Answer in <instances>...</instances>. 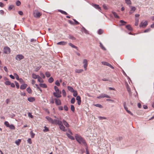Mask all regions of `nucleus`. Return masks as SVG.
Returning <instances> with one entry per match:
<instances>
[{
  "mask_svg": "<svg viewBox=\"0 0 154 154\" xmlns=\"http://www.w3.org/2000/svg\"><path fill=\"white\" fill-rule=\"evenodd\" d=\"M5 125L6 126V127H8L10 125L8 122L6 121L4 123Z\"/></svg>",
  "mask_w": 154,
  "mask_h": 154,
  "instance_id": "09e8293b",
  "label": "nucleus"
},
{
  "mask_svg": "<svg viewBox=\"0 0 154 154\" xmlns=\"http://www.w3.org/2000/svg\"><path fill=\"white\" fill-rule=\"evenodd\" d=\"M62 94L63 97H65L66 96V93L64 90L63 89L62 91Z\"/></svg>",
  "mask_w": 154,
  "mask_h": 154,
  "instance_id": "c03bdc74",
  "label": "nucleus"
},
{
  "mask_svg": "<svg viewBox=\"0 0 154 154\" xmlns=\"http://www.w3.org/2000/svg\"><path fill=\"white\" fill-rule=\"evenodd\" d=\"M18 80L19 81V82L21 83H23L24 82V81L21 78L19 79Z\"/></svg>",
  "mask_w": 154,
  "mask_h": 154,
  "instance_id": "4d7b16f0",
  "label": "nucleus"
},
{
  "mask_svg": "<svg viewBox=\"0 0 154 154\" xmlns=\"http://www.w3.org/2000/svg\"><path fill=\"white\" fill-rule=\"evenodd\" d=\"M8 127L9 128L11 129L12 130H14L15 129L14 126L13 125H10Z\"/></svg>",
  "mask_w": 154,
  "mask_h": 154,
  "instance_id": "473e14b6",
  "label": "nucleus"
},
{
  "mask_svg": "<svg viewBox=\"0 0 154 154\" xmlns=\"http://www.w3.org/2000/svg\"><path fill=\"white\" fill-rule=\"evenodd\" d=\"M67 43V42L64 41H61L57 43V45H65Z\"/></svg>",
  "mask_w": 154,
  "mask_h": 154,
  "instance_id": "dca6fc26",
  "label": "nucleus"
},
{
  "mask_svg": "<svg viewBox=\"0 0 154 154\" xmlns=\"http://www.w3.org/2000/svg\"><path fill=\"white\" fill-rule=\"evenodd\" d=\"M66 135L67 137L70 139L72 140H74V138L71 135L68 133H66Z\"/></svg>",
  "mask_w": 154,
  "mask_h": 154,
  "instance_id": "aec40b11",
  "label": "nucleus"
},
{
  "mask_svg": "<svg viewBox=\"0 0 154 154\" xmlns=\"http://www.w3.org/2000/svg\"><path fill=\"white\" fill-rule=\"evenodd\" d=\"M15 85H16V87L17 88V89H18L19 88V83L16 82H15Z\"/></svg>",
  "mask_w": 154,
  "mask_h": 154,
  "instance_id": "6e6d98bb",
  "label": "nucleus"
},
{
  "mask_svg": "<svg viewBox=\"0 0 154 154\" xmlns=\"http://www.w3.org/2000/svg\"><path fill=\"white\" fill-rule=\"evenodd\" d=\"M75 101V99L74 98H72L71 100V103L72 104H74Z\"/></svg>",
  "mask_w": 154,
  "mask_h": 154,
  "instance_id": "49530a36",
  "label": "nucleus"
},
{
  "mask_svg": "<svg viewBox=\"0 0 154 154\" xmlns=\"http://www.w3.org/2000/svg\"><path fill=\"white\" fill-rule=\"evenodd\" d=\"M69 45H70L71 47L72 48H75L77 50H78V48L77 47L75 46V45H73V44H72L71 43H69Z\"/></svg>",
  "mask_w": 154,
  "mask_h": 154,
  "instance_id": "5701e85b",
  "label": "nucleus"
},
{
  "mask_svg": "<svg viewBox=\"0 0 154 154\" xmlns=\"http://www.w3.org/2000/svg\"><path fill=\"white\" fill-rule=\"evenodd\" d=\"M63 122L64 125L67 128H68L69 126V124L64 120H63Z\"/></svg>",
  "mask_w": 154,
  "mask_h": 154,
  "instance_id": "2eb2a0df",
  "label": "nucleus"
},
{
  "mask_svg": "<svg viewBox=\"0 0 154 154\" xmlns=\"http://www.w3.org/2000/svg\"><path fill=\"white\" fill-rule=\"evenodd\" d=\"M24 56L21 54L17 55L16 57V59L17 60H20L23 59Z\"/></svg>",
  "mask_w": 154,
  "mask_h": 154,
  "instance_id": "9d476101",
  "label": "nucleus"
},
{
  "mask_svg": "<svg viewBox=\"0 0 154 154\" xmlns=\"http://www.w3.org/2000/svg\"><path fill=\"white\" fill-rule=\"evenodd\" d=\"M55 84L57 86H59L60 85V83L58 80H57L55 82Z\"/></svg>",
  "mask_w": 154,
  "mask_h": 154,
  "instance_id": "5fc2aeb1",
  "label": "nucleus"
},
{
  "mask_svg": "<svg viewBox=\"0 0 154 154\" xmlns=\"http://www.w3.org/2000/svg\"><path fill=\"white\" fill-rule=\"evenodd\" d=\"M54 81L53 78L52 77H50L48 79V82L50 83H52Z\"/></svg>",
  "mask_w": 154,
  "mask_h": 154,
  "instance_id": "2f4dec72",
  "label": "nucleus"
},
{
  "mask_svg": "<svg viewBox=\"0 0 154 154\" xmlns=\"http://www.w3.org/2000/svg\"><path fill=\"white\" fill-rule=\"evenodd\" d=\"M14 6L13 5H10L8 8V10H11L14 8Z\"/></svg>",
  "mask_w": 154,
  "mask_h": 154,
  "instance_id": "bf43d9fd",
  "label": "nucleus"
},
{
  "mask_svg": "<svg viewBox=\"0 0 154 154\" xmlns=\"http://www.w3.org/2000/svg\"><path fill=\"white\" fill-rule=\"evenodd\" d=\"M76 100L78 101V100H81V97H80V96H78L76 97Z\"/></svg>",
  "mask_w": 154,
  "mask_h": 154,
  "instance_id": "69168bd1",
  "label": "nucleus"
},
{
  "mask_svg": "<svg viewBox=\"0 0 154 154\" xmlns=\"http://www.w3.org/2000/svg\"><path fill=\"white\" fill-rule=\"evenodd\" d=\"M92 5L95 8L98 9L99 11H101V8L98 5L92 3Z\"/></svg>",
  "mask_w": 154,
  "mask_h": 154,
  "instance_id": "f8f14e48",
  "label": "nucleus"
},
{
  "mask_svg": "<svg viewBox=\"0 0 154 154\" xmlns=\"http://www.w3.org/2000/svg\"><path fill=\"white\" fill-rule=\"evenodd\" d=\"M103 31L102 29H99L98 31V34L101 35L103 33Z\"/></svg>",
  "mask_w": 154,
  "mask_h": 154,
  "instance_id": "a18cd8bd",
  "label": "nucleus"
},
{
  "mask_svg": "<svg viewBox=\"0 0 154 154\" xmlns=\"http://www.w3.org/2000/svg\"><path fill=\"white\" fill-rule=\"evenodd\" d=\"M103 8L105 10H107L108 9L106 5H105V4L103 5Z\"/></svg>",
  "mask_w": 154,
  "mask_h": 154,
  "instance_id": "0e129e2a",
  "label": "nucleus"
},
{
  "mask_svg": "<svg viewBox=\"0 0 154 154\" xmlns=\"http://www.w3.org/2000/svg\"><path fill=\"white\" fill-rule=\"evenodd\" d=\"M129 7L131 8V10L129 12V14H131L134 12L135 11L136 8L135 7L133 6H130Z\"/></svg>",
  "mask_w": 154,
  "mask_h": 154,
  "instance_id": "0eeeda50",
  "label": "nucleus"
},
{
  "mask_svg": "<svg viewBox=\"0 0 154 154\" xmlns=\"http://www.w3.org/2000/svg\"><path fill=\"white\" fill-rule=\"evenodd\" d=\"M28 85L27 84H24L21 85L20 89L22 90L25 89L27 86Z\"/></svg>",
  "mask_w": 154,
  "mask_h": 154,
  "instance_id": "4468645a",
  "label": "nucleus"
},
{
  "mask_svg": "<svg viewBox=\"0 0 154 154\" xmlns=\"http://www.w3.org/2000/svg\"><path fill=\"white\" fill-rule=\"evenodd\" d=\"M14 75L17 80H18L20 78L18 75L16 73H14Z\"/></svg>",
  "mask_w": 154,
  "mask_h": 154,
  "instance_id": "79ce46f5",
  "label": "nucleus"
},
{
  "mask_svg": "<svg viewBox=\"0 0 154 154\" xmlns=\"http://www.w3.org/2000/svg\"><path fill=\"white\" fill-rule=\"evenodd\" d=\"M39 86L42 88H47V85L45 84L40 83L39 84Z\"/></svg>",
  "mask_w": 154,
  "mask_h": 154,
  "instance_id": "b1692460",
  "label": "nucleus"
},
{
  "mask_svg": "<svg viewBox=\"0 0 154 154\" xmlns=\"http://www.w3.org/2000/svg\"><path fill=\"white\" fill-rule=\"evenodd\" d=\"M28 101L30 102H33L35 101V98L34 97L28 98L27 99Z\"/></svg>",
  "mask_w": 154,
  "mask_h": 154,
  "instance_id": "f3484780",
  "label": "nucleus"
},
{
  "mask_svg": "<svg viewBox=\"0 0 154 154\" xmlns=\"http://www.w3.org/2000/svg\"><path fill=\"white\" fill-rule=\"evenodd\" d=\"M125 3L128 5H131V0H125Z\"/></svg>",
  "mask_w": 154,
  "mask_h": 154,
  "instance_id": "bb28decb",
  "label": "nucleus"
},
{
  "mask_svg": "<svg viewBox=\"0 0 154 154\" xmlns=\"http://www.w3.org/2000/svg\"><path fill=\"white\" fill-rule=\"evenodd\" d=\"M83 71L82 69H76L75 70V72L76 73H80L82 72Z\"/></svg>",
  "mask_w": 154,
  "mask_h": 154,
  "instance_id": "6ab92c4d",
  "label": "nucleus"
},
{
  "mask_svg": "<svg viewBox=\"0 0 154 154\" xmlns=\"http://www.w3.org/2000/svg\"><path fill=\"white\" fill-rule=\"evenodd\" d=\"M36 41V39L34 38H32L30 40V42H34Z\"/></svg>",
  "mask_w": 154,
  "mask_h": 154,
  "instance_id": "052dcab7",
  "label": "nucleus"
},
{
  "mask_svg": "<svg viewBox=\"0 0 154 154\" xmlns=\"http://www.w3.org/2000/svg\"><path fill=\"white\" fill-rule=\"evenodd\" d=\"M34 16L36 18H39L42 15L41 12H38L37 10H35L33 12Z\"/></svg>",
  "mask_w": 154,
  "mask_h": 154,
  "instance_id": "20e7f679",
  "label": "nucleus"
},
{
  "mask_svg": "<svg viewBox=\"0 0 154 154\" xmlns=\"http://www.w3.org/2000/svg\"><path fill=\"white\" fill-rule=\"evenodd\" d=\"M27 142L29 143L30 144H31L32 143V142L30 138H28V139Z\"/></svg>",
  "mask_w": 154,
  "mask_h": 154,
  "instance_id": "680f3d73",
  "label": "nucleus"
},
{
  "mask_svg": "<svg viewBox=\"0 0 154 154\" xmlns=\"http://www.w3.org/2000/svg\"><path fill=\"white\" fill-rule=\"evenodd\" d=\"M126 28L129 30L132 31V28L129 25H127L126 26Z\"/></svg>",
  "mask_w": 154,
  "mask_h": 154,
  "instance_id": "393cba45",
  "label": "nucleus"
},
{
  "mask_svg": "<svg viewBox=\"0 0 154 154\" xmlns=\"http://www.w3.org/2000/svg\"><path fill=\"white\" fill-rule=\"evenodd\" d=\"M21 142V140L20 139H18L15 141V143L17 145H19L20 143Z\"/></svg>",
  "mask_w": 154,
  "mask_h": 154,
  "instance_id": "c85d7f7f",
  "label": "nucleus"
},
{
  "mask_svg": "<svg viewBox=\"0 0 154 154\" xmlns=\"http://www.w3.org/2000/svg\"><path fill=\"white\" fill-rule=\"evenodd\" d=\"M35 85L36 87L37 88L39 89V90L41 92H42V90L41 89V88L38 86V85L37 84H35Z\"/></svg>",
  "mask_w": 154,
  "mask_h": 154,
  "instance_id": "13d9d810",
  "label": "nucleus"
},
{
  "mask_svg": "<svg viewBox=\"0 0 154 154\" xmlns=\"http://www.w3.org/2000/svg\"><path fill=\"white\" fill-rule=\"evenodd\" d=\"M64 109L65 111H67L68 110V109L67 106H66V105L64 106Z\"/></svg>",
  "mask_w": 154,
  "mask_h": 154,
  "instance_id": "e2e57ef3",
  "label": "nucleus"
},
{
  "mask_svg": "<svg viewBox=\"0 0 154 154\" xmlns=\"http://www.w3.org/2000/svg\"><path fill=\"white\" fill-rule=\"evenodd\" d=\"M28 116L29 117L31 118L32 119H33V116L32 115L31 113L29 112L28 113Z\"/></svg>",
  "mask_w": 154,
  "mask_h": 154,
  "instance_id": "603ef678",
  "label": "nucleus"
},
{
  "mask_svg": "<svg viewBox=\"0 0 154 154\" xmlns=\"http://www.w3.org/2000/svg\"><path fill=\"white\" fill-rule=\"evenodd\" d=\"M94 106L96 107H98L100 108H102L103 107V106L102 105L99 104H94Z\"/></svg>",
  "mask_w": 154,
  "mask_h": 154,
  "instance_id": "ea45409f",
  "label": "nucleus"
},
{
  "mask_svg": "<svg viewBox=\"0 0 154 154\" xmlns=\"http://www.w3.org/2000/svg\"><path fill=\"white\" fill-rule=\"evenodd\" d=\"M148 25V22L147 21H145L144 22H142L140 24L139 26L140 27H142L143 28H145Z\"/></svg>",
  "mask_w": 154,
  "mask_h": 154,
  "instance_id": "39448f33",
  "label": "nucleus"
},
{
  "mask_svg": "<svg viewBox=\"0 0 154 154\" xmlns=\"http://www.w3.org/2000/svg\"><path fill=\"white\" fill-rule=\"evenodd\" d=\"M54 100L56 104L57 105H60L61 104V102L60 100L57 98L54 99Z\"/></svg>",
  "mask_w": 154,
  "mask_h": 154,
  "instance_id": "ddd939ff",
  "label": "nucleus"
},
{
  "mask_svg": "<svg viewBox=\"0 0 154 154\" xmlns=\"http://www.w3.org/2000/svg\"><path fill=\"white\" fill-rule=\"evenodd\" d=\"M83 63L84 64V68L85 70H86L87 69V67L88 65V61L87 60L85 59L83 60Z\"/></svg>",
  "mask_w": 154,
  "mask_h": 154,
  "instance_id": "6e6552de",
  "label": "nucleus"
},
{
  "mask_svg": "<svg viewBox=\"0 0 154 154\" xmlns=\"http://www.w3.org/2000/svg\"><path fill=\"white\" fill-rule=\"evenodd\" d=\"M100 48L103 50H106L105 48L103 46V44L100 42Z\"/></svg>",
  "mask_w": 154,
  "mask_h": 154,
  "instance_id": "4c0bfd02",
  "label": "nucleus"
},
{
  "mask_svg": "<svg viewBox=\"0 0 154 154\" xmlns=\"http://www.w3.org/2000/svg\"><path fill=\"white\" fill-rule=\"evenodd\" d=\"M126 87V88H127V91H128V92L129 93H130L131 92V89L129 87V86L128 85V84H127Z\"/></svg>",
  "mask_w": 154,
  "mask_h": 154,
  "instance_id": "f704fd0d",
  "label": "nucleus"
},
{
  "mask_svg": "<svg viewBox=\"0 0 154 154\" xmlns=\"http://www.w3.org/2000/svg\"><path fill=\"white\" fill-rule=\"evenodd\" d=\"M112 13L116 18H119V17L118 16L116 12L113 11L112 12Z\"/></svg>",
  "mask_w": 154,
  "mask_h": 154,
  "instance_id": "a878e982",
  "label": "nucleus"
},
{
  "mask_svg": "<svg viewBox=\"0 0 154 154\" xmlns=\"http://www.w3.org/2000/svg\"><path fill=\"white\" fill-rule=\"evenodd\" d=\"M38 82L40 83H43L44 82L43 80L39 76L38 78Z\"/></svg>",
  "mask_w": 154,
  "mask_h": 154,
  "instance_id": "cd10ccee",
  "label": "nucleus"
},
{
  "mask_svg": "<svg viewBox=\"0 0 154 154\" xmlns=\"http://www.w3.org/2000/svg\"><path fill=\"white\" fill-rule=\"evenodd\" d=\"M57 123L56 125H58L60 129L63 131H66V129H65V127L63 125V122L61 120L58 119L57 121Z\"/></svg>",
  "mask_w": 154,
  "mask_h": 154,
  "instance_id": "f03ea898",
  "label": "nucleus"
},
{
  "mask_svg": "<svg viewBox=\"0 0 154 154\" xmlns=\"http://www.w3.org/2000/svg\"><path fill=\"white\" fill-rule=\"evenodd\" d=\"M45 75L47 77H49L51 75L50 72H46L45 73Z\"/></svg>",
  "mask_w": 154,
  "mask_h": 154,
  "instance_id": "58836bf2",
  "label": "nucleus"
},
{
  "mask_svg": "<svg viewBox=\"0 0 154 154\" xmlns=\"http://www.w3.org/2000/svg\"><path fill=\"white\" fill-rule=\"evenodd\" d=\"M54 88L56 92H61V91H59L58 88L57 87L55 86L54 87Z\"/></svg>",
  "mask_w": 154,
  "mask_h": 154,
  "instance_id": "37998d69",
  "label": "nucleus"
},
{
  "mask_svg": "<svg viewBox=\"0 0 154 154\" xmlns=\"http://www.w3.org/2000/svg\"><path fill=\"white\" fill-rule=\"evenodd\" d=\"M40 75L43 79H45V75L42 72H40Z\"/></svg>",
  "mask_w": 154,
  "mask_h": 154,
  "instance_id": "8fccbe9b",
  "label": "nucleus"
},
{
  "mask_svg": "<svg viewBox=\"0 0 154 154\" xmlns=\"http://www.w3.org/2000/svg\"><path fill=\"white\" fill-rule=\"evenodd\" d=\"M71 109L72 112H74L75 110V107L73 105H71Z\"/></svg>",
  "mask_w": 154,
  "mask_h": 154,
  "instance_id": "3c124183",
  "label": "nucleus"
},
{
  "mask_svg": "<svg viewBox=\"0 0 154 154\" xmlns=\"http://www.w3.org/2000/svg\"><path fill=\"white\" fill-rule=\"evenodd\" d=\"M10 85H11V87L12 88H14L15 87L14 84L13 83H11Z\"/></svg>",
  "mask_w": 154,
  "mask_h": 154,
  "instance_id": "774afa93",
  "label": "nucleus"
},
{
  "mask_svg": "<svg viewBox=\"0 0 154 154\" xmlns=\"http://www.w3.org/2000/svg\"><path fill=\"white\" fill-rule=\"evenodd\" d=\"M11 82L9 81H7L5 82V84L7 85H10L11 84Z\"/></svg>",
  "mask_w": 154,
  "mask_h": 154,
  "instance_id": "a19ab883",
  "label": "nucleus"
},
{
  "mask_svg": "<svg viewBox=\"0 0 154 154\" xmlns=\"http://www.w3.org/2000/svg\"><path fill=\"white\" fill-rule=\"evenodd\" d=\"M67 88L68 90L71 92H74V91L75 90L72 87L69 86H68L67 87Z\"/></svg>",
  "mask_w": 154,
  "mask_h": 154,
  "instance_id": "412c9836",
  "label": "nucleus"
},
{
  "mask_svg": "<svg viewBox=\"0 0 154 154\" xmlns=\"http://www.w3.org/2000/svg\"><path fill=\"white\" fill-rule=\"evenodd\" d=\"M72 93H73V96H74L75 97L77 96L78 93L76 91L74 90V92H73Z\"/></svg>",
  "mask_w": 154,
  "mask_h": 154,
  "instance_id": "e433bc0d",
  "label": "nucleus"
},
{
  "mask_svg": "<svg viewBox=\"0 0 154 154\" xmlns=\"http://www.w3.org/2000/svg\"><path fill=\"white\" fill-rule=\"evenodd\" d=\"M45 118L49 122L52 124H54L55 125L57 123V121L59 119L57 118L56 119L53 120L51 117L49 116H46Z\"/></svg>",
  "mask_w": 154,
  "mask_h": 154,
  "instance_id": "7ed1b4c3",
  "label": "nucleus"
},
{
  "mask_svg": "<svg viewBox=\"0 0 154 154\" xmlns=\"http://www.w3.org/2000/svg\"><path fill=\"white\" fill-rule=\"evenodd\" d=\"M74 21L75 22V24L76 25H78L79 24V23L75 19H73Z\"/></svg>",
  "mask_w": 154,
  "mask_h": 154,
  "instance_id": "338daca9",
  "label": "nucleus"
},
{
  "mask_svg": "<svg viewBox=\"0 0 154 154\" xmlns=\"http://www.w3.org/2000/svg\"><path fill=\"white\" fill-rule=\"evenodd\" d=\"M39 75H37L35 73H33L32 74V77L33 79H38V77Z\"/></svg>",
  "mask_w": 154,
  "mask_h": 154,
  "instance_id": "a211bd4d",
  "label": "nucleus"
},
{
  "mask_svg": "<svg viewBox=\"0 0 154 154\" xmlns=\"http://www.w3.org/2000/svg\"><path fill=\"white\" fill-rule=\"evenodd\" d=\"M30 134L31 135V137L32 138H33L34 137V136L35 135V134L33 133L32 131H30Z\"/></svg>",
  "mask_w": 154,
  "mask_h": 154,
  "instance_id": "de8ad7c7",
  "label": "nucleus"
},
{
  "mask_svg": "<svg viewBox=\"0 0 154 154\" xmlns=\"http://www.w3.org/2000/svg\"><path fill=\"white\" fill-rule=\"evenodd\" d=\"M10 49L8 47H5L4 49V51L5 53L9 54L10 52Z\"/></svg>",
  "mask_w": 154,
  "mask_h": 154,
  "instance_id": "1a4fd4ad",
  "label": "nucleus"
},
{
  "mask_svg": "<svg viewBox=\"0 0 154 154\" xmlns=\"http://www.w3.org/2000/svg\"><path fill=\"white\" fill-rule=\"evenodd\" d=\"M139 22V18H136L135 19V25L137 26L138 25Z\"/></svg>",
  "mask_w": 154,
  "mask_h": 154,
  "instance_id": "4be33fe9",
  "label": "nucleus"
},
{
  "mask_svg": "<svg viewBox=\"0 0 154 154\" xmlns=\"http://www.w3.org/2000/svg\"><path fill=\"white\" fill-rule=\"evenodd\" d=\"M21 4L20 2L19 1H17L16 2V5L17 6H19Z\"/></svg>",
  "mask_w": 154,
  "mask_h": 154,
  "instance_id": "864d4df0",
  "label": "nucleus"
},
{
  "mask_svg": "<svg viewBox=\"0 0 154 154\" xmlns=\"http://www.w3.org/2000/svg\"><path fill=\"white\" fill-rule=\"evenodd\" d=\"M75 137L76 140L80 144H83L85 146H87V143L85 140L80 135L76 134L75 136Z\"/></svg>",
  "mask_w": 154,
  "mask_h": 154,
  "instance_id": "f257e3e1",
  "label": "nucleus"
},
{
  "mask_svg": "<svg viewBox=\"0 0 154 154\" xmlns=\"http://www.w3.org/2000/svg\"><path fill=\"white\" fill-rule=\"evenodd\" d=\"M104 97L110 98V97L106 94H100L99 96L97 97V98L98 99H100Z\"/></svg>",
  "mask_w": 154,
  "mask_h": 154,
  "instance_id": "423d86ee",
  "label": "nucleus"
},
{
  "mask_svg": "<svg viewBox=\"0 0 154 154\" xmlns=\"http://www.w3.org/2000/svg\"><path fill=\"white\" fill-rule=\"evenodd\" d=\"M61 92H56L53 93L54 96L56 97L60 98L61 97Z\"/></svg>",
  "mask_w": 154,
  "mask_h": 154,
  "instance_id": "9b49d317",
  "label": "nucleus"
},
{
  "mask_svg": "<svg viewBox=\"0 0 154 154\" xmlns=\"http://www.w3.org/2000/svg\"><path fill=\"white\" fill-rule=\"evenodd\" d=\"M26 91H27V92L29 94H31L32 93V91L29 87L28 88H27Z\"/></svg>",
  "mask_w": 154,
  "mask_h": 154,
  "instance_id": "7c9ffc66",
  "label": "nucleus"
},
{
  "mask_svg": "<svg viewBox=\"0 0 154 154\" xmlns=\"http://www.w3.org/2000/svg\"><path fill=\"white\" fill-rule=\"evenodd\" d=\"M59 11L62 14H64V15H67L68 14L66 12H65L64 11L62 10H59Z\"/></svg>",
  "mask_w": 154,
  "mask_h": 154,
  "instance_id": "c756f323",
  "label": "nucleus"
},
{
  "mask_svg": "<svg viewBox=\"0 0 154 154\" xmlns=\"http://www.w3.org/2000/svg\"><path fill=\"white\" fill-rule=\"evenodd\" d=\"M49 131V130L47 127L45 126L44 127V129L43 130L44 132H46Z\"/></svg>",
  "mask_w": 154,
  "mask_h": 154,
  "instance_id": "c9c22d12",
  "label": "nucleus"
},
{
  "mask_svg": "<svg viewBox=\"0 0 154 154\" xmlns=\"http://www.w3.org/2000/svg\"><path fill=\"white\" fill-rule=\"evenodd\" d=\"M102 63L103 64L108 66L109 64V63H108L106 62L103 61L102 62Z\"/></svg>",
  "mask_w": 154,
  "mask_h": 154,
  "instance_id": "72a5a7b5",
  "label": "nucleus"
}]
</instances>
